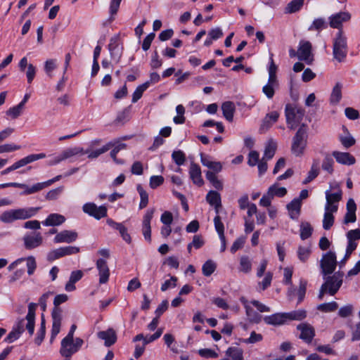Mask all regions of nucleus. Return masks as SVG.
I'll return each instance as SVG.
<instances>
[{"label": "nucleus", "mask_w": 360, "mask_h": 360, "mask_svg": "<svg viewBox=\"0 0 360 360\" xmlns=\"http://www.w3.org/2000/svg\"><path fill=\"white\" fill-rule=\"evenodd\" d=\"M37 303L30 302L28 304V311L25 319H18L14 323L11 331L6 338H20L26 332V335L32 336L34 334L35 326Z\"/></svg>", "instance_id": "1"}, {"label": "nucleus", "mask_w": 360, "mask_h": 360, "mask_svg": "<svg viewBox=\"0 0 360 360\" xmlns=\"http://www.w3.org/2000/svg\"><path fill=\"white\" fill-rule=\"evenodd\" d=\"M39 210V207H27L7 210L0 215V221L11 224L15 220L27 219L34 216Z\"/></svg>", "instance_id": "2"}, {"label": "nucleus", "mask_w": 360, "mask_h": 360, "mask_svg": "<svg viewBox=\"0 0 360 360\" xmlns=\"http://www.w3.org/2000/svg\"><path fill=\"white\" fill-rule=\"evenodd\" d=\"M307 126L302 124L292 139L291 153L295 157H301L304 155L307 146Z\"/></svg>", "instance_id": "3"}, {"label": "nucleus", "mask_w": 360, "mask_h": 360, "mask_svg": "<svg viewBox=\"0 0 360 360\" xmlns=\"http://www.w3.org/2000/svg\"><path fill=\"white\" fill-rule=\"evenodd\" d=\"M68 300L66 294L57 295L53 300L54 307L51 312L52 328L51 338H55L60 332L62 321V309L59 307Z\"/></svg>", "instance_id": "4"}, {"label": "nucleus", "mask_w": 360, "mask_h": 360, "mask_svg": "<svg viewBox=\"0 0 360 360\" xmlns=\"http://www.w3.org/2000/svg\"><path fill=\"white\" fill-rule=\"evenodd\" d=\"M348 52L347 39L342 29L336 33L333 43L334 58L341 63L345 60Z\"/></svg>", "instance_id": "5"}, {"label": "nucleus", "mask_w": 360, "mask_h": 360, "mask_svg": "<svg viewBox=\"0 0 360 360\" xmlns=\"http://www.w3.org/2000/svg\"><path fill=\"white\" fill-rule=\"evenodd\" d=\"M305 114V110L302 107L293 104H287L285 108V115L288 127L295 129L302 122Z\"/></svg>", "instance_id": "6"}, {"label": "nucleus", "mask_w": 360, "mask_h": 360, "mask_svg": "<svg viewBox=\"0 0 360 360\" xmlns=\"http://www.w3.org/2000/svg\"><path fill=\"white\" fill-rule=\"evenodd\" d=\"M343 272H335L333 276L328 275L322 285L327 290L330 295H335L342 284Z\"/></svg>", "instance_id": "7"}, {"label": "nucleus", "mask_w": 360, "mask_h": 360, "mask_svg": "<svg viewBox=\"0 0 360 360\" xmlns=\"http://www.w3.org/2000/svg\"><path fill=\"white\" fill-rule=\"evenodd\" d=\"M322 274L326 276L334 272L337 266L336 255L334 252L328 251L324 254L320 262Z\"/></svg>", "instance_id": "8"}, {"label": "nucleus", "mask_w": 360, "mask_h": 360, "mask_svg": "<svg viewBox=\"0 0 360 360\" xmlns=\"http://www.w3.org/2000/svg\"><path fill=\"white\" fill-rule=\"evenodd\" d=\"M82 344V339H62L60 353L63 356L69 358L77 352Z\"/></svg>", "instance_id": "9"}, {"label": "nucleus", "mask_w": 360, "mask_h": 360, "mask_svg": "<svg viewBox=\"0 0 360 360\" xmlns=\"http://www.w3.org/2000/svg\"><path fill=\"white\" fill-rule=\"evenodd\" d=\"M46 158V154L45 153H39V154H31V155H29L23 158H22L21 160L15 162L14 164H13L11 166H10L9 167L5 169L4 170L1 171V174L2 175H5V174H8L9 172H12V171H14L17 169H19L29 163H31L32 162H34L36 160H38L39 159H43Z\"/></svg>", "instance_id": "10"}, {"label": "nucleus", "mask_w": 360, "mask_h": 360, "mask_svg": "<svg viewBox=\"0 0 360 360\" xmlns=\"http://www.w3.org/2000/svg\"><path fill=\"white\" fill-rule=\"evenodd\" d=\"M79 251V248L76 246L61 247L50 251L47 255V260L53 262L65 256L75 255Z\"/></svg>", "instance_id": "11"}, {"label": "nucleus", "mask_w": 360, "mask_h": 360, "mask_svg": "<svg viewBox=\"0 0 360 360\" xmlns=\"http://www.w3.org/2000/svg\"><path fill=\"white\" fill-rule=\"evenodd\" d=\"M82 210L84 213L93 217L96 219H101V218L107 216V207L104 205L98 207L94 202L85 203L82 207Z\"/></svg>", "instance_id": "12"}, {"label": "nucleus", "mask_w": 360, "mask_h": 360, "mask_svg": "<svg viewBox=\"0 0 360 360\" xmlns=\"http://www.w3.org/2000/svg\"><path fill=\"white\" fill-rule=\"evenodd\" d=\"M24 247L26 250H32L41 245L43 238L39 232L25 234L22 238Z\"/></svg>", "instance_id": "13"}, {"label": "nucleus", "mask_w": 360, "mask_h": 360, "mask_svg": "<svg viewBox=\"0 0 360 360\" xmlns=\"http://www.w3.org/2000/svg\"><path fill=\"white\" fill-rule=\"evenodd\" d=\"M311 55V44L308 41H300L297 50V58L300 60L305 61L310 65L313 60L310 58Z\"/></svg>", "instance_id": "14"}, {"label": "nucleus", "mask_w": 360, "mask_h": 360, "mask_svg": "<svg viewBox=\"0 0 360 360\" xmlns=\"http://www.w3.org/2000/svg\"><path fill=\"white\" fill-rule=\"evenodd\" d=\"M155 208L149 209L143 216L142 221V233L146 240L151 241L150 221L155 213Z\"/></svg>", "instance_id": "15"}, {"label": "nucleus", "mask_w": 360, "mask_h": 360, "mask_svg": "<svg viewBox=\"0 0 360 360\" xmlns=\"http://www.w3.org/2000/svg\"><path fill=\"white\" fill-rule=\"evenodd\" d=\"M61 178H62V175H57L56 176H55L53 179H49L46 181L37 183V184H34L32 186H31L30 188H28L27 190H24L22 193H20V195H30V194L39 192V191L43 190L44 188L50 186L55 182L60 180Z\"/></svg>", "instance_id": "16"}, {"label": "nucleus", "mask_w": 360, "mask_h": 360, "mask_svg": "<svg viewBox=\"0 0 360 360\" xmlns=\"http://www.w3.org/2000/svg\"><path fill=\"white\" fill-rule=\"evenodd\" d=\"M78 234L75 231L63 230L58 233L54 238L56 243H71L77 240Z\"/></svg>", "instance_id": "17"}, {"label": "nucleus", "mask_w": 360, "mask_h": 360, "mask_svg": "<svg viewBox=\"0 0 360 360\" xmlns=\"http://www.w3.org/2000/svg\"><path fill=\"white\" fill-rule=\"evenodd\" d=\"M346 209L347 212L344 217L343 224H348L349 223L355 222L356 220V205L352 198H349L347 200Z\"/></svg>", "instance_id": "18"}, {"label": "nucleus", "mask_w": 360, "mask_h": 360, "mask_svg": "<svg viewBox=\"0 0 360 360\" xmlns=\"http://www.w3.org/2000/svg\"><path fill=\"white\" fill-rule=\"evenodd\" d=\"M96 268L99 274V283L101 284L107 283L110 276V269L107 262L103 259H98L96 262Z\"/></svg>", "instance_id": "19"}, {"label": "nucleus", "mask_w": 360, "mask_h": 360, "mask_svg": "<svg viewBox=\"0 0 360 360\" xmlns=\"http://www.w3.org/2000/svg\"><path fill=\"white\" fill-rule=\"evenodd\" d=\"M189 176L193 183L198 186L200 187L204 184V181L202 177L201 169L198 164L195 162L191 163Z\"/></svg>", "instance_id": "20"}, {"label": "nucleus", "mask_w": 360, "mask_h": 360, "mask_svg": "<svg viewBox=\"0 0 360 360\" xmlns=\"http://www.w3.org/2000/svg\"><path fill=\"white\" fill-rule=\"evenodd\" d=\"M332 155L338 163L342 165H352L356 162L355 158L349 153L333 151Z\"/></svg>", "instance_id": "21"}, {"label": "nucleus", "mask_w": 360, "mask_h": 360, "mask_svg": "<svg viewBox=\"0 0 360 360\" xmlns=\"http://www.w3.org/2000/svg\"><path fill=\"white\" fill-rule=\"evenodd\" d=\"M350 19V14L347 12H340L330 17V26L340 30V27L343 22Z\"/></svg>", "instance_id": "22"}, {"label": "nucleus", "mask_w": 360, "mask_h": 360, "mask_svg": "<svg viewBox=\"0 0 360 360\" xmlns=\"http://www.w3.org/2000/svg\"><path fill=\"white\" fill-rule=\"evenodd\" d=\"M302 202L300 199L294 198L289 202L286 207L289 213V216L292 219H297L301 212Z\"/></svg>", "instance_id": "23"}, {"label": "nucleus", "mask_w": 360, "mask_h": 360, "mask_svg": "<svg viewBox=\"0 0 360 360\" xmlns=\"http://www.w3.org/2000/svg\"><path fill=\"white\" fill-rule=\"evenodd\" d=\"M207 202L214 207L216 214H219L221 207V198L220 194L215 191H210L206 195Z\"/></svg>", "instance_id": "24"}, {"label": "nucleus", "mask_w": 360, "mask_h": 360, "mask_svg": "<svg viewBox=\"0 0 360 360\" xmlns=\"http://www.w3.org/2000/svg\"><path fill=\"white\" fill-rule=\"evenodd\" d=\"M266 324L273 326H281L287 323L285 312L276 313L271 316H266L264 318Z\"/></svg>", "instance_id": "25"}, {"label": "nucleus", "mask_w": 360, "mask_h": 360, "mask_svg": "<svg viewBox=\"0 0 360 360\" xmlns=\"http://www.w3.org/2000/svg\"><path fill=\"white\" fill-rule=\"evenodd\" d=\"M221 110L224 117L229 122H232L236 110L235 104L232 101L224 102L221 105Z\"/></svg>", "instance_id": "26"}, {"label": "nucleus", "mask_w": 360, "mask_h": 360, "mask_svg": "<svg viewBox=\"0 0 360 360\" xmlns=\"http://www.w3.org/2000/svg\"><path fill=\"white\" fill-rule=\"evenodd\" d=\"M319 164V160H313L311 169L307 174V176L303 181V184H307L310 183L318 176L320 172Z\"/></svg>", "instance_id": "27"}, {"label": "nucleus", "mask_w": 360, "mask_h": 360, "mask_svg": "<svg viewBox=\"0 0 360 360\" xmlns=\"http://www.w3.org/2000/svg\"><path fill=\"white\" fill-rule=\"evenodd\" d=\"M65 221V217L60 214L53 213L49 214L43 221V224L47 226H55L62 224Z\"/></svg>", "instance_id": "28"}, {"label": "nucleus", "mask_w": 360, "mask_h": 360, "mask_svg": "<svg viewBox=\"0 0 360 360\" xmlns=\"http://www.w3.org/2000/svg\"><path fill=\"white\" fill-rule=\"evenodd\" d=\"M240 300L244 304L246 314L248 317V319L253 323H259L262 321V315H260L258 312L255 311L250 306H249L247 303V301L244 298H242Z\"/></svg>", "instance_id": "29"}, {"label": "nucleus", "mask_w": 360, "mask_h": 360, "mask_svg": "<svg viewBox=\"0 0 360 360\" xmlns=\"http://www.w3.org/2000/svg\"><path fill=\"white\" fill-rule=\"evenodd\" d=\"M119 41V35H115L110 38V43L108 44V49L110 51L111 56L112 58H117V60H119L121 57V53L119 51L118 49Z\"/></svg>", "instance_id": "30"}, {"label": "nucleus", "mask_w": 360, "mask_h": 360, "mask_svg": "<svg viewBox=\"0 0 360 360\" xmlns=\"http://www.w3.org/2000/svg\"><path fill=\"white\" fill-rule=\"evenodd\" d=\"M297 329L301 332L299 338H314L315 336V330L309 323H300L297 326Z\"/></svg>", "instance_id": "31"}, {"label": "nucleus", "mask_w": 360, "mask_h": 360, "mask_svg": "<svg viewBox=\"0 0 360 360\" xmlns=\"http://www.w3.org/2000/svg\"><path fill=\"white\" fill-rule=\"evenodd\" d=\"M112 146L113 144L112 143H108L99 149L95 150H92L91 149H87L82 153L88 154V158L89 159H95L97 158L101 154L108 151Z\"/></svg>", "instance_id": "32"}, {"label": "nucleus", "mask_w": 360, "mask_h": 360, "mask_svg": "<svg viewBox=\"0 0 360 360\" xmlns=\"http://www.w3.org/2000/svg\"><path fill=\"white\" fill-rule=\"evenodd\" d=\"M342 193L341 190H339L338 192L334 193H330L327 191L326 192V204L325 210H328L329 208V205L340 202L342 200Z\"/></svg>", "instance_id": "33"}, {"label": "nucleus", "mask_w": 360, "mask_h": 360, "mask_svg": "<svg viewBox=\"0 0 360 360\" xmlns=\"http://www.w3.org/2000/svg\"><path fill=\"white\" fill-rule=\"evenodd\" d=\"M278 117L279 113L277 111H272L266 114L263 120L262 128H270L274 123L277 122Z\"/></svg>", "instance_id": "34"}, {"label": "nucleus", "mask_w": 360, "mask_h": 360, "mask_svg": "<svg viewBox=\"0 0 360 360\" xmlns=\"http://www.w3.org/2000/svg\"><path fill=\"white\" fill-rule=\"evenodd\" d=\"M287 322L288 321H302L307 317V311L304 309H298L285 312Z\"/></svg>", "instance_id": "35"}, {"label": "nucleus", "mask_w": 360, "mask_h": 360, "mask_svg": "<svg viewBox=\"0 0 360 360\" xmlns=\"http://www.w3.org/2000/svg\"><path fill=\"white\" fill-rule=\"evenodd\" d=\"M304 0H292L285 8V13H294L299 11L304 5Z\"/></svg>", "instance_id": "36"}, {"label": "nucleus", "mask_w": 360, "mask_h": 360, "mask_svg": "<svg viewBox=\"0 0 360 360\" xmlns=\"http://www.w3.org/2000/svg\"><path fill=\"white\" fill-rule=\"evenodd\" d=\"M342 85L340 82H337L333 89L330 94V101L332 104H338L342 98Z\"/></svg>", "instance_id": "37"}, {"label": "nucleus", "mask_w": 360, "mask_h": 360, "mask_svg": "<svg viewBox=\"0 0 360 360\" xmlns=\"http://www.w3.org/2000/svg\"><path fill=\"white\" fill-rule=\"evenodd\" d=\"M165 344L170 348L171 351L175 354L182 352L185 345L178 342L176 339H165Z\"/></svg>", "instance_id": "38"}, {"label": "nucleus", "mask_w": 360, "mask_h": 360, "mask_svg": "<svg viewBox=\"0 0 360 360\" xmlns=\"http://www.w3.org/2000/svg\"><path fill=\"white\" fill-rule=\"evenodd\" d=\"M150 82H146L143 84L138 86L132 94V103H136L141 97L143 92L149 87Z\"/></svg>", "instance_id": "39"}, {"label": "nucleus", "mask_w": 360, "mask_h": 360, "mask_svg": "<svg viewBox=\"0 0 360 360\" xmlns=\"http://www.w3.org/2000/svg\"><path fill=\"white\" fill-rule=\"evenodd\" d=\"M217 269V264L212 259L207 260L202 266V272L205 276H211Z\"/></svg>", "instance_id": "40"}, {"label": "nucleus", "mask_w": 360, "mask_h": 360, "mask_svg": "<svg viewBox=\"0 0 360 360\" xmlns=\"http://www.w3.org/2000/svg\"><path fill=\"white\" fill-rule=\"evenodd\" d=\"M135 340H141V339H134ZM142 344H136L135 346V351L134 356L136 359H139L144 352L145 347L148 344L150 343L155 339H142Z\"/></svg>", "instance_id": "41"}, {"label": "nucleus", "mask_w": 360, "mask_h": 360, "mask_svg": "<svg viewBox=\"0 0 360 360\" xmlns=\"http://www.w3.org/2000/svg\"><path fill=\"white\" fill-rule=\"evenodd\" d=\"M313 231V228L309 222H302L300 225V238L302 240L309 238Z\"/></svg>", "instance_id": "42"}, {"label": "nucleus", "mask_w": 360, "mask_h": 360, "mask_svg": "<svg viewBox=\"0 0 360 360\" xmlns=\"http://www.w3.org/2000/svg\"><path fill=\"white\" fill-rule=\"evenodd\" d=\"M136 190L139 192L141 198L140 203H139V209L145 208L148 203V193L143 188L141 184H138L136 186Z\"/></svg>", "instance_id": "43"}, {"label": "nucleus", "mask_w": 360, "mask_h": 360, "mask_svg": "<svg viewBox=\"0 0 360 360\" xmlns=\"http://www.w3.org/2000/svg\"><path fill=\"white\" fill-rule=\"evenodd\" d=\"M276 150V143L270 140L265 147L264 158L266 160H271L275 155Z\"/></svg>", "instance_id": "44"}, {"label": "nucleus", "mask_w": 360, "mask_h": 360, "mask_svg": "<svg viewBox=\"0 0 360 360\" xmlns=\"http://www.w3.org/2000/svg\"><path fill=\"white\" fill-rule=\"evenodd\" d=\"M333 165H334V160L333 158L327 154L326 155L325 158H323V162H322V169L324 171H326L330 174L333 173Z\"/></svg>", "instance_id": "45"}, {"label": "nucleus", "mask_w": 360, "mask_h": 360, "mask_svg": "<svg viewBox=\"0 0 360 360\" xmlns=\"http://www.w3.org/2000/svg\"><path fill=\"white\" fill-rule=\"evenodd\" d=\"M268 192L272 195L273 198L274 196L281 198L286 195L287 189L285 187H278L275 184L269 188Z\"/></svg>", "instance_id": "46"}, {"label": "nucleus", "mask_w": 360, "mask_h": 360, "mask_svg": "<svg viewBox=\"0 0 360 360\" xmlns=\"http://www.w3.org/2000/svg\"><path fill=\"white\" fill-rule=\"evenodd\" d=\"M252 269V262L249 257L242 256L240 259V271L245 274Z\"/></svg>", "instance_id": "47"}, {"label": "nucleus", "mask_w": 360, "mask_h": 360, "mask_svg": "<svg viewBox=\"0 0 360 360\" xmlns=\"http://www.w3.org/2000/svg\"><path fill=\"white\" fill-rule=\"evenodd\" d=\"M328 27L326 21L323 18L315 19L311 26L309 27V30H321L326 29Z\"/></svg>", "instance_id": "48"}, {"label": "nucleus", "mask_w": 360, "mask_h": 360, "mask_svg": "<svg viewBox=\"0 0 360 360\" xmlns=\"http://www.w3.org/2000/svg\"><path fill=\"white\" fill-rule=\"evenodd\" d=\"M338 308V304L336 302H331L328 303H323L317 307V309L323 312H332L335 311Z\"/></svg>", "instance_id": "49"}, {"label": "nucleus", "mask_w": 360, "mask_h": 360, "mask_svg": "<svg viewBox=\"0 0 360 360\" xmlns=\"http://www.w3.org/2000/svg\"><path fill=\"white\" fill-rule=\"evenodd\" d=\"M334 216L330 212H325L323 219V228L329 230L334 224Z\"/></svg>", "instance_id": "50"}, {"label": "nucleus", "mask_w": 360, "mask_h": 360, "mask_svg": "<svg viewBox=\"0 0 360 360\" xmlns=\"http://www.w3.org/2000/svg\"><path fill=\"white\" fill-rule=\"evenodd\" d=\"M172 158L178 166L183 165L186 161V155L180 150H174L172 154Z\"/></svg>", "instance_id": "51"}, {"label": "nucleus", "mask_w": 360, "mask_h": 360, "mask_svg": "<svg viewBox=\"0 0 360 360\" xmlns=\"http://www.w3.org/2000/svg\"><path fill=\"white\" fill-rule=\"evenodd\" d=\"M226 354L231 356L233 360H243V352L240 349L236 347H229L226 351Z\"/></svg>", "instance_id": "52"}, {"label": "nucleus", "mask_w": 360, "mask_h": 360, "mask_svg": "<svg viewBox=\"0 0 360 360\" xmlns=\"http://www.w3.org/2000/svg\"><path fill=\"white\" fill-rule=\"evenodd\" d=\"M272 278L273 274L270 271L266 272L262 281L258 283L260 290H265L267 289L271 285Z\"/></svg>", "instance_id": "53"}, {"label": "nucleus", "mask_w": 360, "mask_h": 360, "mask_svg": "<svg viewBox=\"0 0 360 360\" xmlns=\"http://www.w3.org/2000/svg\"><path fill=\"white\" fill-rule=\"evenodd\" d=\"M310 254H311V250H310L309 248H306V247H302V246H300L298 248L297 257L301 262H305L308 259Z\"/></svg>", "instance_id": "54"}, {"label": "nucleus", "mask_w": 360, "mask_h": 360, "mask_svg": "<svg viewBox=\"0 0 360 360\" xmlns=\"http://www.w3.org/2000/svg\"><path fill=\"white\" fill-rule=\"evenodd\" d=\"M56 68V59H49L45 62L44 64V71L46 74L49 77H52L53 74L52 72Z\"/></svg>", "instance_id": "55"}, {"label": "nucleus", "mask_w": 360, "mask_h": 360, "mask_svg": "<svg viewBox=\"0 0 360 360\" xmlns=\"http://www.w3.org/2000/svg\"><path fill=\"white\" fill-rule=\"evenodd\" d=\"M307 281H305V280H300V285H299V289H298V291H297V295H298V301H297V304H300L301 303L304 297H305V294H306V290H307Z\"/></svg>", "instance_id": "56"}, {"label": "nucleus", "mask_w": 360, "mask_h": 360, "mask_svg": "<svg viewBox=\"0 0 360 360\" xmlns=\"http://www.w3.org/2000/svg\"><path fill=\"white\" fill-rule=\"evenodd\" d=\"M22 110L23 108L18 104L17 105L9 108L6 111V115L10 116L12 119H16L21 115Z\"/></svg>", "instance_id": "57"}, {"label": "nucleus", "mask_w": 360, "mask_h": 360, "mask_svg": "<svg viewBox=\"0 0 360 360\" xmlns=\"http://www.w3.org/2000/svg\"><path fill=\"white\" fill-rule=\"evenodd\" d=\"M64 187L63 186H59L55 189H52L49 191L46 195V199L48 200H56L59 195L62 193L63 191Z\"/></svg>", "instance_id": "58"}, {"label": "nucleus", "mask_w": 360, "mask_h": 360, "mask_svg": "<svg viewBox=\"0 0 360 360\" xmlns=\"http://www.w3.org/2000/svg\"><path fill=\"white\" fill-rule=\"evenodd\" d=\"M80 153H83V149L79 148H69L65 150H64L61 153L62 159L66 160L69 158H71L74 155H76Z\"/></svg>", "instance_id": "59"}, {"label": "nucleus", "mask_w": 360, "mask_h": 360, "mask_svg": "<svg viewBox=\"0 0 360 360\" xmlns=\"http://www.w3.org/2000/svg\"><path fill=\"white\" fill-rule=\"evenodd\" d=\"M214 224L215 229L219 234V236H224V224L221 222V217L219 215V214H217V215L214 218Z\"/></svg>", "instance_id": "60"}, {"label": "nucleus", "mask_w": 360, "mask_h": 360, "mask_svg": "<svg viewBox=\"0 0 360 360\" xmlns=\"http://www.w3.org/2000/svg\"><path fill=\"white\" fill-rule=\"evenodd\" d=\"M24 259L27 261V274L30 276L32 275L37 268L35 258L33 256H29Z\"/></svg>", "instance_id": "61"}, {"label": "nucleus", "mask_w": 360, "mask_h": 360, "mask_svg": "<svg viewBox=\"0 0 360 360\" xmlns=\"http://www.w3.org/2000/svg\"><path fill=\"white\" fill-rule=\"evenodd\" d=\"M53 292H46L44 293L39 299V303L37 304V306L39 305L42 311H45L46 310V302L49 297L53 295Z\"/></svg>", "instance_id": "62"}, {"label": "nucleus", "mask_w": 360, "mask_h": 360, "mask_svg": "<svg viewBox=\"0 0 360 360\" xmlns=\"http://www.w3.org/2000/svg\"><path fill=\"white\" fill-rule=\"evenodd\" d=\"M164 182V177L162 176H152L150 179V186L151 188L155 189L161 186Z\"/></svg>", "instance_id": "63"}, {"label": "nucleus", "mask_w": 360, "mask_h": 360, "mask_svg": "<svg viewBox=\"0 0 360 360\" xmlns=\"http://www.w3.org/2000/svg\"><path fill=\"white\" fill-rule=\"evenodd\" d=\"M198 354L204 358H217L218 356V354L211 349H200L198 350Z\"/></svg>", "instance_id": "64"}]
</instances>
